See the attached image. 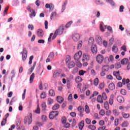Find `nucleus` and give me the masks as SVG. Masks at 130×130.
Wrapping results in <instances>:
<instances>
[{"label":"nucleus","instance_id":"f257e3e1","mask_svg":"<svg viewBox=\"0 0 130 130\" xmlns=\"http://www.w3.org/2000/svg\"><path fill=\"white\" fill-rule=\"evenodd\" d=\"M24 122L25 124L28 123V124H31L32 122V113H30L28 116H27L24 119Z\"/></svg>","mask_w":130,"mask_h":130},{"label":"nucleus","instance_id":"f03ea898","mask_svg":"<svg viewBox=\"0 0 130 130\" xmlns=\"http://www.w3.org/2000/svg\"><path fill=\"white\" fill-rule=\"evenodd\" d=\"M64 25L62 24L61 26H60L58 29H56L55 32L58 35H61L63 32V30H64Z\"/></svg>","mask_w":130,"mask_h":130},{"label":"nucleus","instance_id":"7ed1b4c3","mask_svg":"<svg viewBox=\"0 0 130 130\" xmlns=\"http://www.w3.org/2000/svg\"><path fill=\"white\" fill-rule=\"evenodd\" d=\"M82 57V51H79L74 55V59L76 62H78L79 59Z\"/></svg>","mask_w":130,"mask_h":130},{"label":"nucleus","instance_id":"20e7f679","mask_svg":"<svg viewBox=\"0 0 130 130\" xmlns=\"http://www.w3.org/2000/svg\"><path fill=\"white\" fill-rule=\"evenodd\" d=\"M53 58H54V53L51 52L48 57V58L46 59V62H50V61H52L53 60Z\"/></svg>","mask_w":130,"mask_h":130},{"label":"nucleus","instance_id":"39448f33","mask_svg":"<svg viewBox=\"0 0 130 130\" xmlns=\"http://www.w3.org/2000/svg\"><path fill=\"white\" fill-rule=\"evenodd\" d=\"M61 74V70H56L54 72L53 78L54 79H57V78H58Z\"/></svg>","mask_w":130,"mask_h":130},{"label":"nucleus","instance_id":"423d86ee","mask_svg":"<svg viewBox=\"0 0 130 130\" xmlns=\"http://www.w3.org/2000/svg\"><path fill=\"white\" fill-rule=\"evenodd\" d=\"M104 60V56L102 54H99L96 56V61L98 63H102Z\"/></svg>","mask_w":130,"mask_h":130},{"label":"nucleus","instance_id":"0eeeda50","mask_svg":"<svg viewBox=\"0 0 130 130\" xmlns=\"http://www.w3.org/2000/svg\"><path fill=\"white\" fill-rule=\"evenodd\" d=\"M57 115H58V112L54 111L50 113L49 118L50 119H53V118H54V117H56Z\"/></svg>","mask_w":130,"mask_h":130},{"label":"nucleus","instance_id":"6e6552de","mask_svg":"<svg viewBox=\"0 0 130 130\" xmlns=\"http://www.w3.org/2000/svg\"><path fill=\"white\" fill-rule=\"evenodd\" d=\"M113 76L116 77L117 80H118V81H120L122 80V77L120 76V74L119 73V71H115L113 72Z\"/></svg>","mask_w":130,"mask_h":130},{"label":"nucleus","instance_id":"1a4fd4ad","mask_svg":"<svg viewBox=\"0 0 130 130\" xmlns=\"http://www.w3.org/2000/svg\"><path fill=\"white\" fill-rule=\"evenodd\" d=\"M80 38H81V36H80V34L78 33L74 34L72 36V39L74 40V41H75V42L79 41Z\"/></svg>","mask_w":130,"mask_h":130},{"label":"nucleus","instance_id":"9d476101","mask_svg":"<svg viewBox=\"0 0 130 130\" xmlns=\"http://www.w3.org/2000/svg\"><path fill=\"white\" fill-rule=\"evenodd\" d=\"M37 35L38 37L40 38H42L43 37V35H44V32L41 29H39L37 30Z\"/></svg>","mask_w":130,"mask_h":130},{"label":"nucleus","instance_id":"9b49d317","mask_svg":"<svg viewBox=\"0 0 130 130\" xmlns=\"http://www.w3.org/2000/svg\"><path fill=\"white\" fill-rule=\"evenodd\" d=\"M83 59H82V62H85V59L86 60H90V55L88 53H84L83 55Z\"/></svg>","mask_w":130,"mask_h":130},{"label":"nucleus","instance_id":"f8f14e48","mask_svg":"<svg viewBox=\"0 0 130 130\" xmlns=\"http://www.w3.org/2000/svg\"><path fill=\"white\" fill-rule=\"evenodd\" d=\"M91 50L93 54H97V46L95 45H92L91 47Z\"/></svg>","mask_w":130,"mask_h":130},{"label":"nucleus","instance_id":"ddd939ff","mask_svg":"<svg viewBox=\"0 0 130 130\" xmlns=\"http://www.w3.org/2000/svg\"><path fill=\"white\" fill-rule=\"evenodd\" d=\"M77 110L80 113V116H84V114H83L84 111V108H83L82 106H79L78 107Z\"/></svg>","mask_w":130,"mask_h":130},{"label":"nucleus","instance_id":"4468645a","mask_svg":"<svg viewBox=\"0 0 130 130\" xmlns=\"http://www.w3.org/2000/svg\"><path fill=\"white\" fill-rule=\"evenodd\" d=\"M95 40L99 44H101L102 43V38L100 36H96Z\"/></svg>","mask_w":130,"mask_h":130},{"label":"nucleus","instance_id":"2eb2a0df","mask_svg":"<svg viewBox=\"0 0 130 130\" xmlns=\"http://www.w3.org/2000/svg\"><path fill=\"white\" fill-rule=\"evenodd\" d=\"M113 102H114V95L112 94L109 99V103L110 105H112V104H113Z\"/></svg>","mask_w":130,"mask_h":130},{"label":"nucleus","instance_id":"dca6fc26","mask_svg":"<svg viewBox=\"0 0 130 130\" xmlns=\"http://www.w3.org/2000/svg\"><path fill=\"white\" fill-rule=\"evenodd\" d=\"M28 11L31 13V14H29V16L30 18H32V17H35L36 16V13H35V11L34 10L31 9V8H28Z\"/></svg>","mask_w":130,"mask_h":130},{"label":"nucleus","instance_id":"f3484780","mask_svg":"<svg viewBox=\"0 0 130 130\" xmlns=\"http://www.w3.org/2000/svg\"><path fill=\"white\" fill-rule=\"evenodd\" d=\"M117 100L119 103H123L124 102V99L121 96H119L117 98Z\"/></svg>","mask_w":130,"mask_h":130},{"label":"nucleus","instance_id":"a211bd4d","mask_svg":"<svg viewBox=\"0 0 130 130\" xmlns=\"http://www.w3.org/2000/svg\"><path fill=\"white\" fill-rule=\"evenodd\" d=\"M67 64L68 66L69 69H72L75 67V63L73 61H71Z\"/></svg>","mask_w":130,"mask_h":130},{"label":"nucleus","instance_id":"6ab92c4d","mask_svg":"<svg viewBox=\"0 0 130 130\" xmlns=\"http://www.w3.org/2000/svg\"><path fill=\"white\" fill-rule=\"evenodd\" d=\"M122 116L125 119H127V118H129L130 115L129 113H125L124 112H122Z\"/></svg>","mask_w":130,"mask_h":130},{"label":"nucleus","instance_id":"aec40b11","mask_svg":"<svg viewBox=\"0 0 130 130\" xmlns=\"http://www.w3.org/2000/svg\"><path fill=\"white\" fill-rule=\"evenodd\" d=\"M85 122L84 121V120L81 121L79 124V129L82 130L83 128L84 127V125H85Z\"/></svg>","mask_w":130,"mask_h":130},{"label":"nucleus","instance_id":"412c9836","mask_svg":"<svg viewBox=\"0 0 130 130\" xmlns=\"http://www.w3.org/2000/svg\"><path fill=\"white\" fill-rule=\"evenodd\" d=\"M128 63V59L124 58L122 59L121 61V64H127Z\"/></svg>","mask_w":130,"mask_h":130},{"label":"nucleus","instance_id":"4be33fe9","mask_svg":"<svg viewBox=\"0 0 130 130\" xmlns=\"http://www.w3.org/2000/svg\"><path fill=\"white\" fill-rule=\"evenodd\" d=\"M35 78V74L32 73L30 77L29 78V83L30 84H32V83H33V81L34 80V79Z\"/></svg>","mask_w":130,"mask_h":130},{"label":"nucleus","instance_id":"5701e85b","mask_svg":"<svg viewBox=\"0 0 130 130\" xmlns=\"http://www.w3.org/2000/svg\"><path fill=\"white\" fill-rule=\"evenodd\" d=\"M96 100L99 103H103V99H102V96L101 95H98Z\"/></svg>","mask_w":130,"mask_h":130},{"label":"nucleus","instance_id":"b1692460","mask_svg":"<svg viewBox=\"0 0 130 130\" xmlns=\"http://www.w3.org/2000/svg\"><path fill=\"white\" fill-rule=\"evenodd\" d=\"M128 124H129L128 122L125 121L122 123L121 126L122 127H127L128 126Z\"/></svg>","mask_w":130,"mask_h":130},{"label":"nucleus","instance_id":"393cba45","mask_svg":"<svg viewBox=\"0 0 130 130\" xmlns=\"http://www.w3.org/2000/svg\"><path fill=\"white\" fill-rule=\"evenodd\" d=\"M57 101L58 103L61 104L63 102V98L60 96H57Z\"/></svg>","mask_w":130,"mask_h":130},{"label":"nucleus","instance_id":"a878e982","mask_svg":"<svg viewBox=\"0 0 130 130\" xmlns=\"http://www.w3.org/2000/svg\"><path fill=\"white\" fill-rule=\"evenodd\" d=\"M130 81L129 79H125V78H124L122 80V85H125V84H128L129 83Z\"/></svg>","mask_w":130,"mask_h":130},{"label":"nucleus","instance_id":"bb28decb","mask_svg":"<svg viewBox=\"0 0 130 130\" xmlns=\"http://www.w3.org/2000/svg\"><path fill=\"white\" fill-rule=\"evenodd\" d=\"M104 107L106 110H109V104H108V102H106L105 103Z\"/></svg>","mask_w":130,"mask_h":130},{"label":"nucleus","instance_id":"cd10ccee","mask_svg":"<svg viewBox=\"0 0 130 130\" xmlns=\"http://www.w3.org/2000/svg\"><path fill=\"white\" fill-rule=\"evenodd\" d=\"M109 88L110 90H111L112 91L114 90V89H115V85H114V83H110L109 85Z\"/></svg>","mask_w":130,"mask_h":130},{"label":"nucleus","instance_id":"c85d7f7f","mask_svg":"<svg viewBox=\"0 0 130 130\" xmlns=\"http://www.w3.org/2000/svg\"><path fill=\"white\" fill-rule=\"evenodd\" d=\"M103 71L104 72H108L109 71V66L106 65L103 67Z\"/></svg>","mask_w":130,"mask_h":130},{"label":"nucleus","instance_id":"c756f323","mask_svg":"<svg viewBox=\"0 0 130 130\" xmlns=\"http://www.w3.org/2000/svg\"><path fill=\"white\" fill-rule=\"evenodd\" d=\"M49 96H55V92H54V90L52 89H50L49 91Z\"/></svg>","mask_w":130,"mask_h":130},{"label":"nucleus","instance_id":"7c9ffc66","mask_svg":"<svg viewBox=\"0 0 130 130\" xmlns=\"http://www.w3.org/2000/svg\"><path fill=\"white\" fill-rule=\"evenodd\" d=\"M56 17V12H53L52 13L51 16H50V19L53 20V19H55Z\"/></svg>","mask_w":130,"mask_h":130},{"label":"nucleus","instance_id":"2f4dec72","mask_svg":"<svg viewBox=\"0 0 130 130\" xmlns=\"http://www.w3.org/2000/svg\"><path fill=\"white\" fill-rule=\"evenodd\" d=\"M75 81L76 83H81V82H82V77H81L80 76L77 77Z\"/></svg>","mask_w":130,"mask_h":130},{"label":"nucleus","instance_id":"473e14b6","mask_svg":"<svg viewBox=\"0 0 130 130\" xmlns=\"http://www.w3.org/2000/svg\"><path fill=\"white\" fill-rule=\"evenodd\" d=\"M67 5H68V0H66L64 3V5H63L62 6V12H63V11H64V10H66V7L67 6Z\"/></svg>","mask_w":130,"mask_h":130},{"label":"nucleus","instance_id":"72a5a7b5","mask_svg":"<svg viewBox=\"0 0 130 130\" xmlns=\"http://www.w3.org/2000/svg\"><path fill=\"white\" fill-rule=\"evenodd\" d=\"M93 84L94 86H98V85L99 84V79H98V78H96L94 80Z\"/></svg>","mask_w":130,"mask_h":130},{"label":"nucleus","instance_id":"f704fd0d","mask_svg":"<svg viewBox=\"0 0 130 130\" xmlns=\"http://www.w3.org/2000/svg\"><path fill=\"white\" fill-rule=\"evenodd\" d=\"M8 11H9V7H6L5 9H4V12H3V16H6L7 15H8Z\"/></svg>","mask_w":130,"mask_h":130},{"label":"nucleus","instance_id":"c9c22d12","mask_svg":"<svg viewBox=\"0 0 130 130\" xmlns=\"http://www.w3.org/2000/svg\"><path fill=\"white\" fill-rule=\"evenodd\" d=\"M60 106L58 105V104H55L53 106V110H57L58 108H59Z\"/></svg>","mask_w":130,"mask_h":130},{"label":"nucleus","instance_id":"e433bc0d","mask_svg":"<svg viewBox=\"0 0 130 130\" xmlns=\"http://www.w3.org/2000/svg\"><path fill=\"white\" fill-rule=\"evenodd\" d=\"M85 112L87 114L90 113V108H89V106L85 105Z\"/></svg>","mask_w":130,"mask_h":130},{"label":"nucleus","instance_id":"4c0bfd02","mask_svg":"<svg viewBox=\"0 0 130 130\" xmlns=\"http://www.w3.org/2000/svg\"><path fill=\"white\" fill-rule=\"evenodd\" d=\"M98 94H99V92H98V91L93 92V94L90 96L89 99H92L93 97H95V96H97Z\"/></svg>","mask_w":130,"mask_h":130},{"label":"nucleus","instance_id":"58836bf2","mask_svg":"<svg viewBox=\"0 0 130 130\" xmlns=\"http://www.w3.org/2000/svg\"><path fill=\"white\" fill-rule=\"evenodd\" d=\"M22 54V58L23 61H26V60L27 59V55L26 54Z\"/></svg>","mask_w":130,"mask_h":130},{"label":"nucleus","instance_id":"ea45409f","mask_svg":"<svg viewBox=\"0 0 130 130\" xmlns=\"http://www.w3.org/2000/svg\"><path fill=\"white\" fill-rule=\"evenodd\" d=\"M113 113L115 116H118L119 115V112L117 110H113Z\"/></svg>","mask_w":130,"mask_h":130},{"label":"nucleus","instance_id":"a19ab883","mask_svg":"<svg viewBox=\"0 0 130 130\" xmlns=\"http://www.w3.org/2000/svg\"><path fill=\"white\" fill-rule=\"evenodd\" d=\"M7 123V119L3 118L1 122V126H4Z\"/></svg>","mask_w":130,"mask_h":130},{"label":"nucleus","instance_id":"79ce46f5","mask_svg":"<svg viewBox=\"0 0 130 130\" xmlns=\"http://www.w3.org/2000/svg\"><path fill=\"white\" fill-rule=\"evenodd\" d=\"M82 41H80L77 45V49H81L82 48Z\"/></svg>","mask_w":130,"mask_h":130},{"label":"nucleus","instance_id":"37998d69","mask_svg":"<svg viewBox=\"0 0 130 130\" xmlns=\"http://www.w3.org/2000/svg\"><path fill=\"white\" fill-rule=\"evenodd\" d=\"M53 103V100L52 99L49 98L48 99V105H51V104H52Z\"/></svg>","mask_w":130,"mask_h":130},{"label":"nucleus","instance_id":"c03bdc74","mask_svg":"<svg viewBox=\"0 0 130 130\" xmlns=\"http://www.w3.org/2000/svg\"><path fill=\"white\" fill-rule=\"evenodd\" d=\"M20 54H28V52L27 51V50L25 48H23V51L20 52Z\"/></svg>","mask_w":130,"mask_h":130},{"label":"nucleus","instance_id":"a18cd8bd","mask_svg":"<svg viewBox=\"0 0 130 130\" xmlns=\"http://www.w3.org/2000/svg\"><path fill=\"white\" fill-rule=\"evenodd\" d=\"M89 44H93L94 43V38L93 37L90 38L88 40Z\"/></svg>","mask_w":130,"mask_h":130},{"label":"nucleus","instance_id":"49530a36","mask_svg":"<svg viewBox=\"0 0 130 130\" xmlns=\"http://www.w3.org/2000/svg\"><path fill=\"white\" fill-rule=\"evenodd\" d=\"M88 128L89 129H91V130H95L96 129V126L93 125H89L88 127Z\"/></svg>","mask_w":130,"mask_h":130},{"label":"nucleus","instance_id":"de8ad7c7","mask_svg":"<svg viewBox=\"0 0 130 130\" xmlns=\"http://www.w3.org/2000/svg\"><path fill=\"white\" fill-rule=\"evenodd\" d=\"M102 98L103 100H106L107 99V95H106V93H103L102 94Z\"/></svg>","mask_w":130,"mask_h":130},{"label":"nucleus","instance_id":"09e8293b","mask_svg":"<svg viewBox=\"0 0 130 130\" xmlns=\"http://www.w3.org/2000/svg\"><path fill=\"white\" fill-rule=\"evenodd\" d=\"M70 62H71V57H70L69 56H68L66 59V64H67Z\"/></svg>","mask_w":130,"mask_h":130},{"label":"nucleus","instance_id":"8fccbe9b","mask_svg":"<svg viewBox=\"0 0 130 130\" xmlns=\"http://www.w3.org/2000/svg\"><path fill=\"white\" fill-rule=\"evenodd\" d=\"M35 112V113H37V114H39L40 113V108H39V105H38V107L36 109Z\"/></svg>","mask_w":130,"mask_h":130},{"label":"nucleus","instance_id":"3c124183","mask_svg":"<svg viewBox=\"0 0 130 130\" xmlns=\"http://www.w3.org/2000/svg\"><path fill=\"white\" fill-rule=\"evenodd\" d=\"M73 24V21H69L66 25L65 27L66 28H69V27L71 26V25Z\"/></svg>","mask_w":130,"mask_h":130},{"label":"nucleus","instance_id":"603ef678","mask_svg":"<svg viewBox=\"0 0 130 130\" xmlns=\"http://www.w3.org/2000/svg\"><path fill=\"white\" fill-rule=\"evenodd\" d=\"M112 50L113 51H114V52H117V46H116V45H114L112 48Z\"/></svg>","mask_w":130,"mask_h":130},{"label":"nucleus","instance_id":"864d4df0","mask_svg":"<svg viewBox=\"0 0 130 130\" xmlns=\"http://www.w3.org/2000/svg\"><path fill=\"white\" fill-rule=\"evenodd\" d=\"M119 119H115L114 124H115V126H117V125H118V124H119Z\"/></svg>","mask_w":130,"mask_h":130},{"label":"nucleus","instance_id":"5fc2aeb1","mask_svg":"<svg viewBox=\"0 0 130 130\" xmlns=\"http://www.w3.org/2000/svg\"><path fill=\"white\" fill-rule=\"evenodd\" d=\"M115 68L117 69L121 68V64L119 63H117L115 64Z\"/></svg>","mask_w":130,"mask_h":130},{"label":"nucleus","instance_id":"6e6d98bb","mask_svg":"<svg viewBox=\"0 0 130 130\" xmlns=\"http://www.w3.org/2000/svg\"><path fill=\"white\" fill-rule=\"evenodd\" d=\"M46 97V94L45 93V92H43L41 94V98H42V99H44V98H45Z\"/></svg>","mask_w":130,"mask_h":130},{"label":"nucleus","instance_id":"4d7b16f0","mask_svg":"<svg viewBox=\"0 0 130 130\" xmlns=\"http://www.w3.org/2000/svg\"><path fill=\"white\" fill-rule=\"evenodd\" d=\"M120 92L122 95H126V90L125 89H121Z\"/></svg>","mask_w":130,"mask_h":130},{"label":"nucleus","instance_id":"13d9d810","mask_svg":"<svg viewBox=\"0 0 130 130\" xmlns=\"http://www.w3.org/2000/svg\"><path fill=\"white\" fill-rule=\"evenodd\" d=\"M33 58H34V56H33V55L30 56L29 61L28 62L29 64H32V60H33Z\"/></svg>","mask_w":130,"mask_h":130},{"label":"nucleus","instance_id":"bf43d9fd","mask_svg":"<svg viewBox=\"0 0 130 130\" xmlns=\"http://www.w3.org/2000/svg\"><path fill=\"white\" fill-rule=\"evenodd\" d=\"M105 63H109V62H110V60L109 59V57H106L105 58Z\"/></svg>","mask_w":130,"mask_h":130},{"label":"nucleus","instance_id":"052dcab7","mask_svg":"<svg viewBox=\"0 0 130 130\" xmlns=\"http://www.w3.org/2000/svg\"><path fill=\"white\" fill-rule=\"evenodd\" d=\"M61 122L62 123H63V124L66 123V122H67V118H66V117H63L62 118Z\"/></svg>","mask_w":130,"mask_h":130},{"label":"nucleus","instance_id":"680f3d73","mask_svg":"<svg viewBox=\"0 0 130 130\" xmlns=\"http://www.w3.org/2000/svg\"><path fill=\"white\" fill-rule=\"evenodd\" d=\"M41 107L42 108L43 110H45L46 108V105L45 104V103H43L41 105Z\"/></svg>","mask_w":130,"mask_h":130},{"label":"nucleus","instance_id":"e2e57ef3","mask_svg":"<svg viewBox=\"0 0 130 130\" xmlns=\"http://www.w3.org/2000/svg\"><path fill=\"white\" fill-rule=\"evenodd\" d=\"M77 124V122L76 121V119H73L72 121V126H76Z\"/></svg>","mask_w":130,"mask_h":130},{"label":"nucleus","instance_id":"0e129e2a","mask_svg":"<svg viewBox=\"0 0 130 130\" xmlns=\"http://www.w3.org/2000/svg\"><path fill=\"white\" fill-rule=\"evenodd\" d=\"M99 114H100V115H102V116H103V115H104V114H105V111L104 110H101L100 111Z\"/></svg>","mask_w":130,"mask_h":130},{"label":"nucleus","instance_id":"69168bd1","mask_svg":"<svg viewBox=\"0 0 130 130\" xmlns=\"http://www.w3.org/2000/svg\"><path fill=\"white\" fill-rule=\"evenodd\" d=\"M110 114H111V111L107 110L106 112V115H107V116H110Z\"/></svg>","mask_w":130,"mask_h":130},{"label":"nucleus","instance_id":"338daca9","mask_svg":"<svg viewBox=\"0 0 130 130\" xmlns=\"http://www.w3.org/2000/svg\"><path fill=\"white\" fill-rule=\"evenodd\" d=\"M38 43L43 44L45 43V41H44V40H39L38 41Z\"/></svg>","mask_w":130,"mask_h":130},{"label":"nucleus","instance_id":"774afa93","mask_svg":"<svg viewBox=\"0 0 130 130\" xmlns=\"http://www.w3.org/2000/svg\"><path fill=\"white\" fill-rule=\"evenodd\" d=\"M117 86L118 87V88H121L122 87V83L118 82L117 83Z\"/></svg>","mask_w":130,"mask_h":130}]
</instances>
